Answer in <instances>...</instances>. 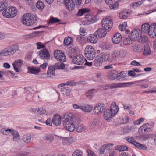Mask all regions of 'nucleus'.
Masks as SVG:
<instances>
[{
    "label": "nucleus",
    "instance_id": "obj_1",
    "mask_svg": "<svg viewBox=\"0 0 156 156\" xmlns=\"http://www.w3.org/2000/svg\"><path fill=\"white\" fill-rule=\"evenodd\" d=\"M62 118L64 119L63 125L69 131H73L75 126L80 123V120L78 118L76 117L72 113H67L64 114Z\"/></svg>",
    "mask_w": 156,
    "mask_h": 156
},
{
    "label": "nucleus",
    "instance_id": "obj_2",
    "mask_svg": "<svg viewBox=\"0 0 156 156\" xmlns=\"http://www.w3.org/2000/svg\"><path fill=\"white\" fill-rule=\"evenodd\" d=\"M141 29L144 32H148L149 36L154 38L156 36V24L150 25L148 23H145L142 25Z\"/></svg>",
    "mask_w": 156,
    "mask_h": 156
},
{
    "label": "nucleus",
    "instance_id": "obj_3",
    "mask_svg": "<svg viewBox=\"0 0 156 156\" xmlns=\"http://www.w3.org/2000/svg\"><path fill=\"white\" fill-rule=\"evenodd\" d=\"M65 65L63 63L58 62L53 66H50L48 69L47 73V76L48 78H52L55 75V70L57 69H63Z\"/></svg>",
    "mask_w": 156,
    "mask_h": 156
},
{
    "label": "nucleus",
    "instance_id": "obj_4",
    "mask_svg": "<svg viewBox=\"0 0 156 156\" xmlns=\"http://www.w3.org/2000/svg\"><path fill=\"white\" fill-rule=\"evenodd\" d=\"M36 21V19L32 16L30 13L23 15L22 18V22L23 23L28 26L33 25Z\"/></svg>",
    "mask_w": 156,
    "mask_h": 156
},
{
    "label": "nucleus",
    "instance_id": "obj_5",
    "mask_svg": "<svg viewBox=\"0 0 156 156\" xmlns=\"http://www.w3.org/2000/svg\"><path fill=\"white\" fill-rule=\"evenodd\" d=\"M17 12V10L15 7H8L2 12L3 16L6 18H12L14 17Z\"/></svg>",
    "mask_w": 156,
    "mask_h": 156
},
{
    "label": "nucleus",
    "instance_id": "obj_6",
    "mask_svg": "<svg viewBox=\"0 0 156 156\" xmlns=\"http://www.w3.org/2000/svg\"><path fill=\"white\" fill-rule=\"evenodd\" d=\"M102 27L107 31H109L112 29L113 25L112 21L108 18L103 20L101 23Z\"/></svg>",
    "mask_w": 156,
    "mask_h": 156
},
{
    "label": "nucleus",
    "instance_id": "obj_7",
    "mask_svg": "<svg viewBox=\"0 0 156 156\" xmlns=\"http://www.w3.org/2000/svg\"><path fill=\"white\" fill-rule=\"evenodd\" d=\"M137 82H129L120 83H114L109 85L106 86V88L105 89H107L109 88H110L111 89L116 88L123 86L124 85H126V86H130L134 84H136Z\"/></svg>",
    "mask_w": 156,
    "mask_h": 156
},
{
    "label": "nucleus",
    "instance_id": "obj_8",
    "mask_svg": "<svg viewBox=\"0 0 156 156\" xmlns=\"http://www.w3.org/2000/svg\"><path fill=\"white\" fill-rule=\"evenodd\" d=\"M62 52L60 50L55 51L54 52V56L57 61L64 62L66 61V58L65 54Z\"/></svg>",
    "mask_w": 156,
    "mask_h": 156
},
{
    "label": "nucleus",
    "instance_id": "obj_9",
    "mask_svg": "<svg viewBox=\"0 0 156 156\" xmlns=\"http://www.w3.org/2000/svg\"><path fill=\"white\" fill-rule=\"evenodd\" d=\"M86 60V59L82 55H79L74 56L72 61L73 63L78 65H83Z\"/></svg>",
    "mask_w": 156,
    "mask_h": 156
},
{
    "label": "nucleus",
    "instance_id": "obj_10",
    "mask_svg": "<svg viewBox=\"0 0 156 156\" xmlns=\"http://www.w3.org/2000/svg\"><path fill=\"white\" fill-rule=\"evenodd\" d=\"M141 34V32L140 29L133 30L131 32L130 34L129 35L130 37L134 41L136 40H138Z\"/></svg>",
    "mask_w": 156,
    "mask_h": 156
},
{
    "label": "nucleus",
    "instance_id": "obj_11",
    "mask_svg": "<svg viewBox=\"0 0 156 156\" xmlns=\"http://www.w3.org/2000/svg\"><path fill=\"white\" fill-rule=\"evenodd\" d=\"M152 127L148 123L143 125L139 129L138 133L140 134H142L146 133L148 132L151 130Z\"/></svg>",
    "mask_w": 156,
    "mask_h": 156
},
{
    "label": "nucleus",
    "instance_id": "obj_12",
    "mask_svg": "<svg viewBox=\"0 0 156 156\" xmlns=\"http://www.w3.org/2000/svg\"><path fill=\"white\" fill-rule=\"evenodd\" d=\"M106 108L104 103H99L96 106L94 109L95 114H99L101 113Z\"/></svg>",
    "mask_w": 156,
    "mask_h": 156
},
{
    "label": "nucleus",
    "instance_id": "obj_13",
    "mask_svg": "<svg viewBox=\"0 0 156 156\" xmlns=\"http://www.w3.org/2000/svg\"><path fill=\"white\" fill-rule=\"evenodd\" d=\"M40 58L43 59L48 60L50 58V55L48 51L46 49H44L39 52Z\"/></svg>",
    "mask_w": 156,
    "mask_h": 156
},
{
    "label": "nucleus",
    "instance_id": "obj_14",
    "mask_svg": "<svg viewBox=\"0 0 156 156\" xmlns=\"http://www.w3.org/2000/svg\"><path fill=\"white\" fill-rule=\"evenodd\" d=\"M23 63V61L22 59L16 60L12 64L14 70L16 72H18L19 69L21 67Z\"/></svg>",
    "mask_w": 156,
    "mask_h": 156
},
{
    "label": "nucleus",
    "instance_id": "obj_15",
    "mask_svg": "<svg viewBox=\"0 0 156 156\" xmlns=\"http://www.w3.org/2000/svg\"><path fill=\"white\" fill-rule=\"evenodd\" d=\"M122 39V36L120 33L117 32L115 33L112 39V42L117 44L120 43Z\"/></svg>",
    "mask_w": 156,
    "mask_h": 156
},
{
    "label": "nucleus",
    "instance_id": "obj_16",
    "mask_svg": "<svg viewBox=\"0 0 156 156\" xmlns=\"http://www.w3.org/2000/svg\"><path fill=\"white\" fill-rule=\"evenodd\" d=\"M61 119L59 115L55 114L52 119V123L56 126H59L61 123Z\"/></svg>",
    "mask_w": 156,
    "mask_h": 156
},
{
    "label": "nucleus",
    "instance_id": "obj_17",
    "mask_svg": "<svg viewBox=\"0 0 156 156\" xmlns=\"http://www.w3.org/2000/svg\"><path fill=\"white\" fill-rule=\"evenodd\" d=\"M95 33V34L98 36L99 38L104 37L107 34L106 30L105 29L102 28L98 29Z\"/></svg>",
    "mask_w": 156,
    "mask_h": 156
},
{
    "label": "nucleus",
    "instance_id": "obj_18",
    "mask_svg": "<svg viewBox=\"0 0 156 156\" xmlns=\"http://www.w3.org/2000/svg\"><path fill=\"white\" fill-rule=\"evenodd\" d=\"M112 112L109 109H107L104 112V118L108 121H109L112 117H114L115 115H113Z\"/></svg>",
    "mask_w": 156,
    "mask_h": 156
},
{
    "label": "nucleus",
    "instance_id": "obj_19",
    "mask_svg": "<svg viewBox=\"0 0 156 156\" xmlns=\"http://www.w3.org/2000/svg\"><path fill=\"white\" fill-rule=\"evenodd\" d=\"M64 2L68 10L71 11L74 9L75 5L72 0H64Z\"/></svg>",
    "mask_w": 156,
    "mask_h": 156
},
{
    "label": "nucleus",
    "instance_id": "obj_20",
    "mask_svg": "<svg viewBox=\"0 0 156 156\" xmlns=\"http://www.w3.org/2000/svg\"><path fill=\"white\" fill-rule=\"evenodd\" d=\"M119 107L116 105L115 102L112 103L110 106V110L112 112L113 115H115L119 110Z\"/></svg>",
    "mask_w": 156,
    "mask_h": 156
},
{
    "label": "nucleus",
    "instance_id": "obj_21",
    "mask_svg": "<svg viewBox=\"0 0 156 156\" xmlns=\"http://www.w3.org/2000/svg\"><path fill=\"white\" fill-rule=\"evenodd\" d=\"M108 76L110 79L115 80L118 77V73L115 70H112L108 73Z\"/></svg>",
    "mask_w": 156,
    "mask_h": 156
},
{
    "label": "nucleus",
    "instance_id": "obj_22",
    "mask_svg": "<svg viewBox=\"0 0 156 156\" xmlns=\"http://www.w3.org/2000/svg\"><path fill=\"white\" fill-rule=\"evenodd\" d=\"M87 41L91 43L95 44L98 41V37L95 33L94 34H90V36L87 37Z\"/></svg>",
    "mask_w": 156,
    "mask_h": 156
},
{
    "label": "nucleus",
    "instance_id": "obj_23",
    "mask_svg": "<svg viewBox=\"0 0 156 156\" xmlns=\"http://www.w3.org/2000/svg\"><path fill=\"white\" fill-rule=\"evenodd\" d=\"M113 145V144H104L99 148L100 153L103 154L104 153L105 149H109Z\"/></svg>",
    "mask_w": 156,
    "mask_h": 156
},
{
    "label": "nucleus",
    "instance_id": "obj_24",
    "mask_svg": "<svg viewBox=\"0 0 156 156\" xmlns=\"http://www.w3.org/2000/svg\"><path fill=\"white\" fill-rule=\"evenodd\" d=\"M92 106L88 104L83 105L80 106V109L88 112H90L92 110Z\"/></svg>",
    "mask_w": 156,
    "mask_h": 156
},
{
    "label": "nucleus",
    "instance_id": "obj_25",
    "mask_svg": "<svg viewBox=\"0 0 156 156\" xmlns=\"http://www.w3.org/2000/svg\"><path fill=\"white\" fill-rule=\"evenodd\" d=\"M98 56L102 62L108 60L110 57V54L107 53H101L98 55Z\"/></svg>",
    "mask_w": 156,
    "mask_h": 156
},
{
    "label": "nucleus",
    "instance_id": "obj_26",
    "mask_svg": "<svg viewBox=\"0 0 156 156\" xmlns=\"http://www.w3.org/2000/svg\"><path fill=\"white\" fill-rule=\"evenodd\" d=\"M132 47L133 51L137 52H141L143 49V47L141 45L138 44H133Z\"/></svg>",
    "mask_w": 156,
    "mask_h": 156
},
{
    "label": "nucleus",
    "instance_id": "obj_27",
    "mask_svg": "<svg viewBox=\"0 0 156 156\" xmlns=\"http://www.w3.org/2000/svg\"><path fill=\"white\" fill-rule=\"evenodd\" d=\"M8 50L11 54H13L18 50L19 48L17 45H14L8 47Z\"/></svg>",
    "mask_w": 156,
    "mask_h": 156
},
{
    "label": "nucleus",
    "instance_id": "obj_28",
    "mask_svg": "<svg viewBox=\"0 0 156 156\" xmlns=\"http://www.w3.org/2000/svg\"><path fill=\"white\" fill-rule=\"evenodd\" d=\"M11 133L13 136L14 141H17L20 138V135L17 131L12 129Z\"/></svg>",
    "mask_w": 156,
    "mask_h": 156
},
{
    "label": "nucleus",
    "instance_id": "obj_29",
    "mask_svg": "<svg viewBox=\"0 0 156 156\" xmlns=\"http://www.w3.org/2000/svg\"><path fill=\"white\" fill-rule=\"evenodd\" d=\"M61 94L65 96H67L70 94V90L68 87H63L61 91Z\"/></svg>",
    "mask_w": 156,
    "mask_h": 156
},
{
    "label": "nucleus",
    "instance_id": "obj_30",
    "mask_svg": "<svg viewBox=\"0 0 156 156\" xmlns=\"http://www.w3.org/2000/svg\"><path fill=\"white\" fill-rule=\"evenodd\" d=\"M99 123V122L98 120L95 119L90 122L89 124V126L91 127H94L98 126Z\"/></svg>",
    "mask_w": 156,
    "mask_h": 156
},
{
    "label": "nucleus",
    "instance_id": "obj_31",
    "mask_svg": "<svg viewBox=\"0 0 156 156\" xmlns=\"http://www.w3.org/2000/svg\"><path fill=\"white\" fill-rule=\"evenodd\" d=\"M134 41L132 39L129 35L128 37H127L124 39L123 43L125 45H129L133 43Z\"/></svg>",
    "mask_w": 156,
    "mask_h": 156
},
{
    "label": "nucleus",
    "instance_id": "obj_32",
    "mask_svg": "<svg viewBox=\"0 0 156 156\" xmlns=\"http://www.w3.org/2000/svg\"><path fill=\"white\" fill-rule=\"evenodd\" d=\"M94 66L96 67H98L102 64V61L98 55L94 60Z\"/></svg>",
    "mask_w": 156,
    "mask_h": 156
},
{
    "label": "nucleus",
    "instance_id": "obj_33",
    "mask_svg": "<svg viewBox=\"0 0 156 156\" xmlns=\"http://www.w3.org/2000/svg\"><path fill=\"white\" fill-rule=\"evenodd\" d=\"M148 40L147 37L145 35L141 36V35L137 41L139 43H145L148 41Z\"/></svg>",
    "mask_w": 156,
    "mask_h": 156
},
{
    "label": "nucleus",
    "instance_id": "obj_34",
    "mask_svg": "<svg viewBox=\"0 0 156 156\" xmlns=\"http://www.w3.org/2000/svg\"><path fill=\"white\" fill-rule=\"evenodd\" d=\"M85 56L89 60H92L95 56V52L94 51H91V52L85 54Z\"/></svg>",
    "mask_w": 156,
    "mask_h": 156
},
{
    "label": "nucleus",
    "instance_id": "obj_35",
    "mask_svg": "<svg viewBox=\"0 0 156 156\" xmlns=\"http://www.w3.org/2000/svg\"><path fill=\"white\" fill-rule=\"evenodd\" d=\"M40 68L37 67H29V71L30 73L33 74H36L40 71Z\"/></svg>",
    "mask_w": 156,
    "mask_h": 156
},
{
    "label": "nucleus",
    "instance_id": "obj_36",
    "mask_svg": "<svg viewBox=\"0 0 156 156\" xmlns=\"http://www.w3.org/2000/svg\"><path fill=\"white\" fill-rule=\"evenodd\" d=\"M134 145L138 149L143 150H147V148L146 145H144L136 142H135Z\"/></svg>",
    "mask_w": 156,
    "mask_h": 156
},
{
    "label": "nucleus",
    "instance_id": "obj_37",
    "mask_svg": "<svg viewBox=\"0 0 156 156\" xmlns=\"http://www.w3.org/2000/svg\"><path fill=\"white\" fill-rule=\"evenodd\" d=\"M129 15V12L126 10H124L122 12H120L119 14L120 18L121 19H125Z\"/></svg>",
    "mask_w": 156,
    "mask_h": 156
},
{
    "label": "nucleus",
    "instance_id": "obj_38",
    "mask_svg": "<svg viewBox=\"0 0 156 156\" xmlns=\"http://www.w3.org/2000/svg\"><path fill=\"white\" fill-rule=\"evenodd\" d=\"M152 135L151 134L143 135L140 136V139L141 140L145 141L150 138H152Z\"/></svg>",
    "mask_w": 156,
    "mask_h": 156
},
{
    "label": "nucleus",
    "instance_id": "obj_39",
    "mask_svg": "<svg viewBox=\"0 0 156 156\" xmlns=\"http://www.w3.org/2000/svg\"><path fill=\"white\" fill-rule=\"evenodd\" d=\"M31 136L30 135H24L22 138L23 141L25 143H27L31 141Z\"/></svg>",
    "mask_w": 156,
    "mask_h": 156
},
{
    "label": "nucleus",
    "instance_id": "obj_40",
    "mask_svg": "<svg viewBox=\"0 0 156 156\" xmlns=\"http://www.w3.org/2000/svg\"><path fill=\"white\" fill-rule=\"evenodd\" d=\"M89 11V9L87 8L82 9L79 10L77 13L78 16H81L84 14L87 13Z\"/></svg>",
    "mask_w": 156,
    "mask_h": 156
},
{
    "label": "nucleus",
    "instance_id": "obj_41",
    "mask_svg": "<svg viewBox=\"0 0 156 156\" xmlns=\"http://www.w3.org/2000/svg\"><path fill=\"white\" fill-rule=\"evenodd\" d=\"M44 140L49 142H52L54 140L53 136L51 135L47 134L43 137Z\"/></svg>",
    "mask_w": 156,
    "mask_h": 156
},
{
    "label": "nucleus",
    "instance_id": "obj_42",
    "mask_svg": "<svg viewBox=\"0 0 156 156\" xmlns=\"http://www.w3.org/2000/svg\"><path fill=\"white\" fill-rule=\"evenodd\" d=\"M72 38L69 37H66L64 40V44L68 46L72 42Z\"/></svg>",
    "mask_w": 156,
    "mask_h": 156
},
{
    "label": "nucleus",
    "instance_id": "obj_43",
    "mask_svg": "<svg viewBox=\"0 0 156 156\" xmlns=\"http://www.w3.org/2000/svg\"><path fill=\"white\" fill-rule=\"evenodd\" d=\"M151 52V51L149 46L147 45L145 46L143 54L145 55H147L150 54Z\"/></svg>",
    "mask_w": 156,
    "mask_h": 156
},
{
    "label": "nucleus",
    "instance_id": "obj_44",
    "mask_svg": "<svg viewBox=\"0 0 156 156\" xmlns=\"http://www.w3.org/2000/svg\"><path fill=\"white\" fill-rule=\"evenodd\" d=\"M95 50L94 48L91 46H87L85 48V54H87L91 52V51L93 52Z\"/></svg>",
    "mask_w": 156,
    "mask_h": 156
},
{
    "label": "nucleus",
    "instance_id": "obj_45",
    "mask_svg": "<svg viewBox=\"0 0 156 156\" xmlns=\"http://www.w3.org/2000/svg\"><path fill=\"white\" fill-rule=\"evenodd\" d=\"M115 149L118 150L119 151H121L124 150H127L128 149V148L125 146H117L115 147Z\"/></svg>",
    "mask_w": 156,
    "mask_h": 156
},
{
    "label": "nucleus",
    "instance_id": "obj_46",
    "mask_svg": "<svg viewBox=\"0 0 156 156\" xmlns=\"http://www.w3.org/2000/svg\"><path fill=\"white\" fill-rule=\"evenodd\" d=\"M76 125V129L77 131L78 132H81L85 129L84 126L83 125L80 124Z\"/></svg>",
    "mask_w": 156,
    "mask_h": 156
},
{
    "label": "nucleus",
    "instance_id": "obj_47",
    "mask_svg": "<svg viewBox=\"0 0 156 156\" xmlns=\"http://www.w3.org/2000/svg\"><path fill=\"white\" fill-rule=\"evenodd\" d=\"M83 152L79 149L76 150L73 154L72 156H82Z\"/></svg>",
    "mask_w": 156,
    "mask_h": 156
},
{
    "label": "nucleus",
    "instance_id": "obj_48",
    "mask_svg": "<svg viewBox=\"0 0 156 156\" xmlns=\"http://www.w3.org/2000/svg\"><path fill=\"white\" fill-rule=\"evenodd\" d=\"M12 129H10L3 128L1 129V132L3 135H7L9 133H11Z\"/></svg>",
    "mask_w": 156,
    "mask_h": 156
},
{
    "label": "nucleus",
    "instance_id": "obj_49",
    "mask_svg": "<svg viewBox=\"0 0 156 156\" xmlns=\"http://www.w3.org/2000/svg\"><path fill=\"white\" fill-rule=\"evenodd\" d=\"M37 7L40 9H42L44 7V3L41 1H38L37 3Z\"/></svg>",
    "mask_w": 156,
    "mask_h": 156
},
{
    "label": "nucleus",
    "instance_id": "obj_50",
    "mask_svg": "<svg viewBox=\"0 0 156 156\" xmlns=\"http://www.w3.org/2000/svg\"><path fill=\"white\" fill-rule=\"evenodd\" d=\"M143 1H141L133 3L130 5V6L132 8H136L141 5L143 3Z\"/></svg>",
    "mask_w": 156,
    "mask_h": 156
},
{
    "label": "nucleus",
    "instance_id": "obj_51",
    "mask_svg": "<svg viewBox=\"0 0 156 156\" xmlns=\"http://www.w3.org/2000/svg\"><path fill=\"white\" fill-rule=\"evenodd\" d=\"M10 55V53L9 52V50H8V48H6L5 50L2 51L0 52V55L6 56L9 55Z\"/></svg>",
    "mask_w": 156,
    "mask_h": 156
},
{
    "label": "nucleus",
    "instance_id": "obj_52",
    "mask_svg": "<svg viewBox=\"0 0 156 156\" xmlns=\"http://www.w3.org/2000/svg\"><path fill=\"white\" fill-rule=\"evenodd\" d=\"M7 6V5L5 2H0V11L3 10Z\"/></svg>",
    "mask_w": 156,
    "mask_h": 156
},
{
    "label": "nucleus",
    "instance_id": "obj_53",
    "mask_svg": "<svg viewBox=\"0 0 156 156\" xmlns=\"http://www.w3.org/2000/svg\"><path fill=\"white\" fill-rule=\"evenodd\" d=\"M127 26L126 23L125 22L122 24L119 25V28L121 31H124L126 29Z\"/></svg>",
    "mask_w": 156,
    "mask_h": 156
},
{
    "label": "nucleus",
    "instance_id": "obj_54",
    "mask_svg": "<svg viewBox=\"0 0 156 156\" xmlns=\"http://www.w3.org/2000/svg\"><path fill=\"white\" fill-rule=\"evenodd\" d=\"M60 21V20L58 18L52 17L50 19L48 23L49 24H51L54 23H57Z\"/></svg>",
    "mask_w": 156,
    "mask_h": 156
},
{
    "label": "nucleus",
    "instance_id": "obj_55",
    "mask_svg": "<svg viewBox=\"0 0 156 156\" xmlns=\"http://www.w3.org/2000/svg\"><path fill=\"white\" fill-rule=\"evenodd\" d=\"M118 8V3L117 2H115L114 4L110 6V8L112 10H116Z\"/></svg>",
    "mask_w": 156,
    "mask_h": 156
},
{
    "label": "nucleus",
    "instance_id": "obj_56",
    "mask_svg": "<svg viewBox=\"0 0 156 156\" xmlns=\"http://www.w3.org/2000/svg\"><path fill=\"white\" fill-rule=\"evenodd\" d=\"M118 52L119 57H124L126 55V52L124 50H120Z\"/></svg>",
    "mask_w": 156,
    "mask_h": 156
},
{
    "label": "nucleus",
    "instance_id": "obj_57",
    "mask_svg": "<svg viewBox=\"0 0 156 156\" xmlns=\"http://www.w3.org/2000/svg\"><path fill=\"white\" fill-rule=\"evenodd\" d=\"M126 73L122 71L119 73H118V77L120 78H123L125 77L126 75Z\"/></svg>",
    "mask_w": 156,
    "mask_h": 156
},
{
    "label": "nucleus",
    "instance_id": "obj_58",
    "mask_svg": "<svg viewBox=\"0 0 156 156\" xmlns=\"http://www.w3.org/2000/svg\"><path fill=\"white\" fill-rule=\"evenodd\" d=\"M126 140L128 142L131 143L133 145L136 142L133 139V138L131 137H128V138L126 139Z\"/></svg>",
    "mask_w": 156,
    "mask_h": 156
},
{
    "label": "nucleus",
    "instance_id": "obj_59",
    "mask_svg": "<svg viewBox=\"0 0 156 156\" xmlns=\"http://www.w3.org/2000/svg\"><path fill=\"white\" fill-rule=\"evenodd\" d=\"M84 37L81 36H78L77 38V41L80 44H82L84 42Z\"/></svg>",
    "mask_w": 156,
    "mask_h": 156
},
{
    "label": "nucleus",
    "instance_id": "obj_60",
    "mask_svg": "<svg viewBox=\"0 0 156 156\" xmlns=\"http://www.w3.org/2000/svg\"><path fill=\"white\" fill-rule=\"evenodd\" d=\"M37 112L40 115H42L45 113L46 111L45 109L40 108L37 110Z\"/></svg>",
    "mask_w": 156,
    "mask_h": 156
},
{
    "label": "nucleus",
    "instance_id": "obj_61",
    "mask_svg": "<svg viewBox=\"0 0 156 156\" xmlns=\"http://www.w3.org/2000/svg\"><path fill=\"white\" fill-rule=\"evenodd\" d=\"M36 45L37 46V49H40L42 48H43L45 47V46L41 42H37L36 43Z\"/></svg>",
    "mask_w": 156,
    "mask_h": 156
},
{
    "label": "nucleus",
    "instance_id": "obj_62",
    "mask_svg": "<svg viewBox=\"0 0 156 156\" xmlns=\"http://www.w3.org/2000/svg\"><path fill=\"white\" fill-rule=\"evenodd\" d=\"M60 139H62L63 143L64 145H65L68 143V141L69 140V138L67 137H60Z\"/></svg>",
    "mask_w": 156,
    "mask_h": 156
},
{
    "label": "nucleus",
    "instance_id": "obj_63",
    "mask_svg": "<svg viewBox=\"0 0 156 156\" xmlns=\"http://www.w3.org/2000/svg\"><path fill=\"white\" fill-rule=\"evenodd\" d=\"M131 64L133 66H139L141 65L139 62L135 60L132 61L131 62Z\"/></svg>",
    "mask_w": 156,
    "mask_h": 156
},
{
    "label": "nucleus",
    "instance_id": "obj_64",
    "mask_svg": "<svg viewBox=\"0 0 156 156\" xmlns=\"http://www.w3.org/2000/svg\"><path fill=\"white\" fill-rule=\"evenodd\" d=\"M112 56L113 57L115 58L119 57L118 51H116L113 52L112 53Z\"/></svg>",
    "mask_w": 156,
    "mask_h": 156
}]
</instances>
